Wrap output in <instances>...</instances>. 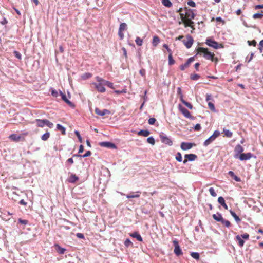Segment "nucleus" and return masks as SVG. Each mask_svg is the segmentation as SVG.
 Returning <instances> with one entry per match:
<instances>
[{"mask_svg": "<svg viewBox=\"0 0 263 263\" xmlns=\"http://www.w3.org/2000/svg\"><path fill=\"white\" fill-rule=\"evenodd\" d=\"M197 54L203 55V57L206 60H210L213 62H217L218 59L214 58V54L209 52L207 48L199 47L197 49Z\"/></svg>", "mask_w": 263, "mask_h": 263, "instance_id": "nucleus-1", "label": "nucleus"}, {"mask_svg": "<svg viewBox=\"0 0 263 263\" xmlns=\"http://www.w3.org/2000/svg\"><path fill=\"white\" fill-rule=\"evenodd\" d=\"M220 133L218 130H215L213 134L204 142V146H207L211 144L220 135Z\"/></svg>", "mask_w": 263, "mask_h": 263, "instance_id": "nucleus-2", "label": "nucleus"}, {"mask_svg": "<svg viewBox=\"0 0 263 263\" xmlns=\"http://www.w3.org/2000/svg\"><path fill=\"white\" fill-rule=\"evenodd\" d=\"M160 137L161 140V142L165 144L166 145H168L169 146H172L173 145V142L172 140L167 137L165 134H162L160 135Z\"/></svg>", "mask_w": 263, "mask_h": 263, "instance_id": "nucleus-3", "label": "nucleus"}, {"mask_svg": "<svg viewBox=\"0 0 263 263\" xmlns=\"http://www.w3.org/2000/svg\"><path fill=\"white\" fill-rule=\"evenodd\" d=\"M98 83H94L93 84L97 90L100 92H104L106 91L105 88L104 87L105 84L103 81H97Z\"/></svg>", "mask_w": 263, "mask_h": 263, "instance_id": "nucleus-4", "label": "nucleus"}, {"mask_svg": "<svg viewBox=\"0 0 263 263\" xmlns=\"http://www.w3.org/2000/svg\"><path fill=\"white\" fill-rule=\"evenodd\" d=\"M99 145L101 147H107L111 149L117 148V146L115 144L108 141L101 142L99 143Z\"/></svg>", "mask_w": 263, "mask_h": 263, "instance_id": "nucleus-5", "label": "nucleus"}, {"mask_svg": "<svg viewBox=\"0 0 263 263\" xmlns=\"http://www.w3.org/2000/svg\"><path fill=\"white\" fill-rule=\"evenodd\" d=\"M173 245L174 246V253L177 256H179L182 254V251L180 248L178 242L176 240H174L173 241Z\"/></svg>", "mask_w": 263, "mask_h": 263, "instance_id": "nucleus-6", "label": "nucleus"}, {"mask_svg": "<svg viewBox=\"0 0 263 263\" xmlns=\"http://www.w3.org/2000/svg\"><path fill=\"white\" fill-rule=\"evenodd\" d=\"M185 159L183 160V163L184 164H186L188 161H193L197 158L196 155L194 154H185L184 156Z\"/></svg>", "mask_w": 263, "mask_h": 263, "instance_id": "nucleus-7", "label": "nucleus"}, {"mask_svg": "<svg viewBox=\"0 0 263 263\" xmlns=\"http://www.w3.org/2000/svg\"><path fill=\"white\" fill-rule=\"evenodd\" d=\"M195 144L194 143L182 142L180 147L183 151H186L192 148Z\"/></svg>", "mask_w": 263, "mask_h": 263, "instance_id": "nucleus-8", "label": "nucleus"}, {"mask_svg": "<svg viewBox=\"0 0 263 263\" xmlns=\"http://www.w3.org/2000/svg\"><path fill=\"white\" fill-rule=\"evenodd\" d=\"M185 17L186 20H193L195 17V14L193 10L191 9L186 8L185 10Z\"/></svg>", "mask_w": 263, "mask_h": 263, "instance_id": "nucleus-9", "label": "nucleus"}, {"mask_svg": "<svg viewBox=\"0 0 263 263\" xmlns=\"http://www.w3.org/2000/svg\"><path fill=\"white\" fill-rule=\"evenodd\" d=\"M179 109L185 117L189 119L192 118V116L190 111L181 105H179Z\"/></svg>", "mask_w": 263, "mask_h": 263, "instance_id": "nucleus-10", "label": "nucleus"}, {"mask_svg": "<svg viewBox=\"0 0 263 263\" xmlns=\"http://www.w3.org/2000/svg\"><path fill=\"white\" fill-rule=\"evenodd\" d=\"M180 16L182 20L184 22V26L193 27L194 22L192 20H185V16L183 13H180Z\"/></svg>", "mask_w": 263, "mask_h": 263, "instance_id": "nucleus-11", "label": "nucleus"}, {"mask_svg": "<svg viewBox=\"0 0 263 263\" xmlns=\"http://www.w3.org/2000/svg\"><path fill=\"white\" fill-rule=\"evenodd\" d=\"M194 57H192L189 58L187 61L183 64H182L180 66V69L181 70L183 71L185 70V68H187L190 64L194 61Z\"/></svg>", "mask_w": 263, "mask_h": 263, "instance_id": "nucleus-12", "label": "nucleus"}, {"mask_svg": "<svg viewBox=\"0 0 263 263\" xmlns=\"http://www.w3.org/2000/svg\"><path fill=\"white\" fill-rule=\"evenodd\" d=\"M205 43L209 46L213 47L214 49H218L219 48L218 43L211 39H207Z\"/></svg>", "mask_w": 263, "mask_h": 263, "instance_id": "nucleus-13", "label": "nucleus"}, {"mask_svg": "<svg viewBox=\"0 0 263 263\" xmlns=\"http://www.w3.org/2000/svg\"><path fill=\"white\" fill-rule=\"evenodd\" d=\"M193 39L191 35L187 36V40H184L183 41V44L187 48H190L193 43Z\"/></svg>", "mask_w": 263, "mask_h": 263, "instance_id": "nucleus-14", "label": "nucleus"}, {"mask_svg": "<svg viewBox=\"0 0 263 263\" xmlns=\"http://www.w3.org/2000/svg\"><path fill=\"white\" fill-rule=\"evenodd\" d=\"M243 151L244 149L243 147L240 144H237L235 147V152L236 154L234 156V157L235 158H238V156H239V155L242 154Z\"/></svg>", "mask_w": 263, "mask_h": 263, "instance_id": "nucleus-15", "label": "nucleus"}, {"mask_svg": "<svg viewBox=\"0 0 263 263\" xmlns=\"http://www.w3.org/2000/svg\"><path fill=\"white\" fill-rule=\"evenodd\" d=\"M252 156V154L251 153H242L238 156V158L241 161H243L250 159Z\"/></svg>", "mask_w": 263, "mask_h": 263, "instance_id": "nucleus-16", "label": "nucleus"}, {"mask_svg": "<svg viewBox=\"0 0 263 263\" xmlns=\"http://www.w3.org/2000/svg\"><path fill=\"white\" fill-rule=\"evenodd\" d=\"M96 80L97 81H102L104 82L105 85L107 86L108 87H109L111 89H114V84L112 83H111L109 81L105 80L103 79L102 78H100L99 77H97Z\"/></svg>", "mask_w": 263, "mask_h": 263, "instance_id": "nucleus-17", "label": "nucleus"}, {"mask_svg": "<svg viewBox=\"0 0 263 263\" xmlns=\"http://www.w3.org/2000/svg\"><path fill=\"white\" fill-rule=\"evenodd\" d=\"M95 111L96 114L101 116H103L106 114H109L110 112V111L107 109H104L101 110L98 108H96Z\"/></svg>", "mask_w": 263, "mask_h": 263, "instance_id": "nucleus-18", "label": "nucleus"}, {"mask_svg": "<svg viewBox=\"0 0 263 263\" xmlns=\"http://www.w3.org/2000/svg\"><path fill=\"white\" fill-rule=\"evenodd\" d=\"M60 96H61L62 99L67 104H68L71 107H74V104L70 102L66 97V95H64L61 91H60L59 92Z\"/></svg>", "mask_w": 263, "mask_h": 263, "instance_id": "nucleus-19", "label": "nucleus"}, {"mask_svg": "<svg viewBox=\"0 0 263 263\" xmlns=\"http://www.w3.org/2000/svg\"><path fill=\"white\" fill-rule=\"evenodd\" d=\"M79 180V177L77 176L75 174H71L69 177L68 178L67 181L68 182L71 183H74Z\"/></svg>", "mask_w": 263, "mask_h": 263, "instance_id": "nucleus-20", "label": "nucleus"}, {"mask_svg": "<svg viewBox=\"0 0 263 263\" xmlns=\"http://www.w3.org/2000/svg\"><path fill=\"white\" fill-rule=\"evenodd\" d=\"M212 216H213V219L218 222H221L223 219L222 216V215L219 213H217L216 214H214Z\"/></svg>", "mask_w": 263, "mask_h": 263, "instance_id": "nucleus-21", "label": "nucleus"}, {"mask_svg": "<svg viewBox=\"0 0 263 263\" xmlns=\"http://www.w3.org/2000/svg\"><path fill=\"white\" fill-rule=\"evenodd\" d=\"M46 119H36L35 122L37 126L40 127H43L45 126Z\"/></svg>", "mask_w": 263, "mask_h": 263, "instance_id": "nucleus-22", "label": "nucleus"}, {"mask_svg": "<svg viewBox=\"0 0 263 263\" xmlns=\"http://www.w3.org/2000/svg\"><path fill=\"white\" fill-rule=\"evenodd\" d=\"M130 236L133 238H135L138 240L139 241H142L143 239L141 235L137 232H135L133 233H131L130 234Z\"/></svg>", "mask_w": 263, "mask_h": 263, "instance_id": "nucleus-23", "label": "nucleus"}, {"mask_svg": "<svg viewBox=\"0 0 263 263\" xmlns=\"http://www.w3.org/2000/svg\"><path fill=\"white\" fill-rule=\"evenodd\" d=\"M218 202L225 209L228 210V206L226 204V203L225 202V200H224V198L220 196V197H218Z\"/></svg>", "mask_w": 263, "mask_h": 263, "instance_id": "nucleus-24", "label": "nucleus"}, {"mask_svg": "<svg viewBox=\"0 0 263 263\" xmlns=\"http://www.w3.org/2000/svg\"><path fill=\"white\" fill-rule=\"evenodd\" d=\"M9 139L14 141H18L21 139V136L16 134H12L9 136Z\"/></svg>", "mask_w": 263, "mask_h": 263, "instance_id": "nucleus-25", "label": "nucleus"}, {"mask_svg": "<svg viewBox=\"0 0 263 263\" xmlns=\"http://www.w3.org/2000/svg\"><path fill=\"white\" fill-rule=\"evenodd\" d=\"M137 134L139 136L147 137L150 134V132L148 130H140Z\"/></svg>", "mask_w": 263, "mask_h": 263, "instance_id": "nucleus-26", "label": "nucleus"}, {"mask_svg": "<svg viewBox=\"0 0 263 263\" xmlns=\"http://www.w3.org/2000/svg\"><path fill=\"white\" fill-rule=\"evenodd\" d=\"M180 100L181 101V102L184 105H185L187 108H189V109H191L193 108V106L192 105L188 102H186V101H185L183 99V96H181V97H180Z\"/></svg>", "mask_w": 263, "mask_h": 263, "instance_id": "nucleus-27", "label": "nucleus"}, {"mask_svg": "<svg viewBox=\"0 0 263 263\" xmlns=\"http://www.w3.org/2000/svg\"><path fill=\"white\" fill-rule=\"evenodd\" d=\"M228 174L232 177L233 178V179L237 182H240L241 181V179L239 177H238V176H237L235 173L232 171H229L228 172Z\"/></svg>", "mask_w": 263, "mask_h": 263, "instance_id": "nucleus-28", "label": "nucleus"}, {"mask_svg": "<svg viewBox=\"0 0 263 263\" xmlns=\"http://www.w3.org/2000/svg\"><path fill=\"white\" fill-rule=\"evenodd\" d=\"M230 212L231 215L234 218L237 223H239L240 222L241 219L234 211H233L232 210H230Z\"/></svg>", "mask_w": 263, "mask_h": 263, "instance_id": "nucleus-29", "label": "nucleus"}, {"mask_svg": "<svg viewBox=\"0 0 263 263\" xmlns=\"http://www.w3.org/2000/svg\"><path fill=\"white\" fill-rule=\"evenodd\" d=\"M236 239L238 241L239 246L240 247L243 246L245 241L240 235H238L236 236Z\"/></svg>", "mask_w": 263, "mask_h": 263, "instance_id": "nucleus-30", "label": "nucleus"}, {"mask_svg": "<svg viewBox=\"0 0 263 263\" xmlns=\"http://www.w3.org/2000/svg\"><path fill=\"white\" fill-rule=\"evenodd\" d=\"M57 129L61 132L62 134L63 135L66 134V129L62 125L60 124H57Z\"/></svg>", "mask_w": 263, "mask_h": 263, "instance_id": "nucleus-31", "label": "nucleus"}, {"mask_svg": "<svg viewBox=\"0 0 263 263\" xmlns=\"http://www.w3.org/2000/svg\"><path fill=\"white\" fill-rule=\"evenodd\" d=\"M160 42V39L157 36H154L153 38V45L155 47L157 46Z\"/></svg>", "mask_w": 263, "mask_h": 263, "instance_id": "nucleus-32", "label": "nucleus"}, {"mask_svg": "<svg viewBox=\"0 0 263 263\" xmlns=\"http://www.w3.org/2000/svg\"><path fill=\"white\" fill-rule=\"evenodd\" d=\"M223 132L224 134V135L229 138H231L233 135V133L232 132L226 128L223 129Z\"/></svg>", "mask_w": 263, "mask_h": 263, "instance_id": "nucleus-33", "label": "nucleus"}, {"mask_svg": "<svg viewBox=\"0 0 263 263\" xmlns=\"http://www.w3.org/2000/svg\"><path fill=\"white\" fill-rule=\"evenodd\" d=\"M139 193H140V191H137V192H136V193H134L132 195H129V194L127 195H126V197L127 198H138V197H140Z\"/></svg>", "mask_w": 263, "mask_h": 263, "instance_id": "nucleus-34", "label": "nucleus"}, {"mask_svg": "<svg viewBox=\"0 0 263 263\" xmlns=\"http://www.w3.org/2000/svg\"><path fill=\"white\" fill-rule=\"evenodd\" d=\"M55 247H57V252L60 254H63L64 253L65 251V249L63 248H62L59 245H55Z\"/></svg>", "mask_w": 263, "mask_h": 263, "instance_id": "nucleus-35", "label": "nucleus"}, {"mask_svg": "<svg viewBox=\"0 0 263 263\" xmlns=\"http://www.w3.org/2000/svg\"><path fill=\"white\" fill-rule=\"evenodd\" d=\"M162 3L164 6L167 7H170L172 5L170 0H162Z\"/></svg>", "mask_w": 263, "mask_h": 263, "instance_id": "nucleus-36", "label": "nucleus"}, {"mask_svg": "<svg viewBox=\"0 0 263 263\" xmlns=\"http://www.w3.org/2000/svg\"><path fill=\"white\" fill-rule=\"evenodd\" d=\"M127 29V25L125 23H122L120 25L119 30L123 31Z\"/></svg>", "mask_w": 263, "mask_h": 263, "instance_id": "nucleus-37", "label": "nucleus"}, {"mask_svg": "<svg viewBox=\"0 0 263 263\" xmlns=\"http://www.w3.org/2000/svg\"><path fill=\"white\" fill-rule=\"evenodd\" d=\"M49 137H50V133H49V132H46V133L42 135V136L41 137V139L43 141H46V140H47L48 139Z\"/></svg>", "mask_w": 263, "mask_h": 263, "instance_id": "nucleus-38", "label": "nucleus"}, {"mask_svg": "<svg viewBox=\"0 0 263 263\" xmlns=\"http://www.w3.org/2000/svg\"><path fill=\"white\" fill-rule=\"evenodd\" d=\"M176 160L179 162H181L182 161V158L181 154L180 152H178L175 156Z\"/></svg>", "mask_w": 263, "mask_h": 263, "instance_id": "nucleus-39", "label": "nucleus"}, {"mask_svg": "<svg viewBox=\"0 0 263 263\" xmlns=\"http://www.w3.org/2000/svg\"><path fill=\"white\" fill-rule=\"evenodd\" d=\"M191 256L196 260H199L200 255L198 252H192L191 253Z\"/></svg>", "mask_w": 263, "mask_h": 263, "instance_id": "nucleus-40", "label": "nucleus"}, {"mask_svg": "<svg viewBox=\"0 0 263 263\" xmlns=\"http://www.w3.org/2000/svg\"><path fill=\"white\" fill-rule=\"evenodd\" d=\"M175 63V61L173 59L172 53H170L168 55V64L172 65Z\"/></svg>", "mask_w": 263, "mask_h": 263, "instance_id": "nucleus-41", "label": "nucleus"}, {"mask_svg": "<svg viewBox=\"0 0 263 263\" xmlns=\"http://www.w3.org/2000/svg\"><path fill=\"white\" fill-rule=\"evenodd\" d=\"M135 42L136 44L138 46H141L143 43V40L139 37H137L135 40Z\"/></svg>", "mask_w": 263, "mask_h": 263, "instance_id": "nucleus-42", "label": "nucleus"}, {"mask_svg": "<svg viewBox=\"0 0 263 263\" xmlns=\"http://www.w3.org/2000/svg\"><path fill=\"white\" fill-rule=\"evenodd\" d=\"M147 142L152 145H154L155 143V140L153 137L147 138Z\"/></svg>", "mask_w": 263, "mask_h": 263, "instance_id": "nucleus-43", "label": "nucleus"}, {"mask_svg": "<svg viewBox=\"0 0 263 263\" xmlns=\"http://www.w3.org/2000/svg\"><path fill=\"white\" fill-rule=\"evenodd\" d=\"M209 192L211 195L213 197H216L217 196L216 193L215 192V190L213 187H210L209 189Z\"/></svg>", "mask_w": 263, "mask_h": 263, "instance_id": "nucleus-44", "label": "nucleus"}, {"mask_svg": "<svg viewBox=\"0 0 263 263\" xmlns=\"http://www.w3.org/2000/svg\"><path fill=\"white\" fill-rule=\"evenodd\" d=\"M221 222L227 228L230 227L231 226L230 221L224 219H223V220H222Z\"/></svg>", "mask_w": 263, "mask_h": 263, "instance_id": "nucleus-45", "label": "nucleus"}, {"mask_svg": "<svg viewBox=\"0 0 263 263\" xmlns=\"http://www.w3.org/2000/svg\"><path fill=\"white\" fill-rule=\"evenodd\" d=\"M208 106H209V108L211 110H212L214 112H215L216 111V110H215V106H214V105L213 103L211 102H208Z\"/></svg>", "mask_w": 263, "mask_h": 263, "instance_id": "nucleus-46", "label": "nucleus"}, {"mask_svg": "<svg viewBox=\"0 0 263 263\" xmlns=\"http://www.w3.org/2000/svg\"><path fill=\"white\" fill-rule=\"evenodd\" d=\"M124 245L126 247H129L130 246L133 245V243L129 238H127L124 242Z\"/></svg>", "mask_w": 263, "mask_h": 263, "instance_id": "nucleus-47", "label": "nucleus"}, {"mask_svg": "<svg viewBox=\"0 0 263 263\" xmlns=\"http://www.w3.org/2000/svg\"><path fill=\"white\" fill-rule=\"evenodd\" d=\"M263 17V14L262 13H255L253 15V18L254 19L261 18Z\"/></svg>", "mask_w": 263, "mask_h": 263, "instance_id": "nucleus-48", "label": "nucleus"}, {"mask_svg": "<svg viewBox=\"0 0 263 263\" xmlns=\"http://www.w3.org/2000/svg\"><path fill=\"white\" fill-rule=\"evenodd\" d=\"M200 77V76L197 74H192L191 76V79L192 80H194V81H196V80H198Z\"/></svg>", "mask_w": 263, "mask_h": 263, "instance_id": "nucleus-49", "label": "nucleus"}, {"mask_svg": "<svg viewBox=\"0 0 263 263\" xmlns=\"http://www.w3.org/2000/svg\"><path fill=\"white\" fill-rule=\"evenodd\" d=\"M74 133L77 135V136L79 139V141L80 142H82V138L80 133L78 130H75Z\"/></svg>", "mask_w": 263, "mask_h": 263, "instance_id": "nucleus-50", "label": "nucleus"}, {"mask_svg": "<svg viewBox=\"0 0 263 263\" xmlns=\"http://www.w3.org/2000/svg\"><path fill=\"white\" fill-rule=\"evenodd\" d=\"M18 222L23 225H26L28 223V221L27 220H23L21 218L18 219Z\"/></svg>", "mask_w": 263, "mask_h": 263, "instance_id": "nucleus-51", "label": "nucleus"}, {"mask_svg": "<svg viewBox=\"0 0 263 263\" xmlns=\"http://www.w3.org/2000/svg\"><path fill=\"white\" fill-rule=\"evenodd\" d=\"M51 92L52 96L54 97H57L58 96L59 93L55 89L51 88Z\"/></svg>", "mask_w": 263, "mask_h": 263, "instance_id": "nucleus-52", "label": "nucleus"}, {"mask_svg": "<svg viewBox=\"0 0 263 263\" xmlns=\"http://www.w3.org/2000/svg\"><path fill=\"white\" fill-rule=\"evenodd\" d=\"M45 125L47 126L49 128H52L53 127V124L47 119L46 120Z\"/></svg>", "mask_w": 263, "mask_h": 263, "instance_id": "nucleus-53", "label": "nucleus"}, {"mask_svg": "<svg viewBox=\"0 0 263 263\" xmlns=\"http://www.w3.org/2000/svg\"><path fill=\"white\" fill-rule=\"evenodd\" d=\"M263 49V40H261L259 43L258 49L260 53L262 52Z\"/></svg>", "mask_w": 263, "mask_h": 263, "instance_id": "nucleus-54", "label": "nucleus"}, {"mask_svg": "<svg viewBox=\"0 0 263 263\" xmlns=\"http://www.w3.org/2000/svg\"><path fill=\"white\" fill-rule=\"evenodd\" d=\"M156 120L154 118H151L148 119V123L150 125H153L155 123Z\"/></svg>", "mask_w": 263, "mask_h": 263, "instance_id": "nucleus-55", "label": "nucleus"}, {"mask_svg": "<svg viewBox=\"0 0 263 263\" xmlns=\"http://www.w3.org/2000/svg\"><path fill=\"white\" fill-rule=\"evenodd\" d=\"M14 54L15 57L17 58L18 59H20V60L21 59L22 55L18 51H14Z\"/></svg>", "mask_w": 263, "mask_h": 263, "instance_id": "nucleus-56", "label": "nucleus"}, {"mask_svg": "<svg viewBox=\"0 0 263 263\" xmlns=\"http://www.w3.org/2000/svg\"><path fill=\"white\" fill-rule=\"evenodd\" d=\"M248 44L249 46H255L256 45V42L255 41V40H253V41H248Z\"/></svg>", "mask_w": 263, "mask_h": 263, "instance_id": "nucleus-57", "label": "nucleus"}, {"mask_svg": "<svg viewBox=\"0 0 263 263\" xmlns=\"http://www.w3.org/2000/svg\"><path fill=\"white\" fill-rule=\"evenodd\" d=\"M187 4L189 6H191V7H194L196 6V4L194 2H193V1L192 0H190L188 2H187Z\"/></svg>", "mask_w": 263, "mask_h": 263, "instance_id": "nucleus-58", "label": "nucleus"}, {"mask_svg": "<svg viewBox=\"0 0 263 263\" xmlns=\"http://www.w3.org/2000/svg\"><path fill=\"white\" fill-rule=\"evenodd\" d=\"M91 153L90 151H88L86 152V153L83 155H82V157L83 158H85V157H89L91 155Z\"/></svg>", "mask_w": 263, "mask_h": 263, "instance_id": "nucleus-59", "label": "nucleus"}, {"mask_svg": "<svg viewBox=\"0 0 263 263\" xmlns=\"http://www.w3.org/2000/svg\"><path fill=\"white\" fill-rule=\"evenodd\" d=\"M240 236H241L242 239L246 240L248 239L249 238V235L247 233L243 234L241 235H240Z\"/></svg>", "mask_w": 263, "mask_h": 263, "instance_id": "nucleus-60", "label": "nucleus"}, {"mask_svg": "<svg viewBox=\"0 0 263 263\" xmlns=\"http://www.w3.org/2000/svg\"><path fill=\"white\" fill-rule=\"evenodd\" d=\"M201 129V125L200 124H198V123L194 127V129H195V130H196V131H199Z\"/></svg>", "mask_w": 263, "mask_h": 263, "instance_id": "nucleus-61", "label": "nucleus"}, {"mask_svg": "<svg viewBox=\"0 0 263 263\" xmlns=\"http://www.w3.org/2000/svg\"><path fill=\"white\" fill-rule=\"evenodd\" d=\"M76 235H77V237L79 238H81V239L84 238V236L83 234H82L81 233H77Z\"/></svg>", "mask_w": 263, "mask_h": 263, "instance_id": "nucleus-62", "label": "nucleus"}, {"mask_svg": "<svg viewBox=\"0 0 263 263\" xmlns=\"http://www.w3.org/2000/svg\"><path fill=\"white\" fill-rule=\"evenodd\" d=\"M163 46L164 48H165L167 50V51L169 52V54L170 53H172V50L169 48V47L167 44H164Z\"/></svg>", "mask_w": 263, "mask_h": 263, "instance_id": "nucleus-63", "label": "nucleus"}, {"mask_svg": "<svg viewBox=\"0 0 263 263\" xmlns=\"http://www.w3.org/2000/svg\"><path fill=\"white\" fill-rule=\"evenodd\" d=\"M122 32L123 31H120V30L118 31L119 36H120V37L121 40L123 39L124 37V34Z\"/></svg>", "mask_w": 263, "mask_h": 263, "instance_id": "nucleus-64", "label": "nucleus"}]
</instances>
